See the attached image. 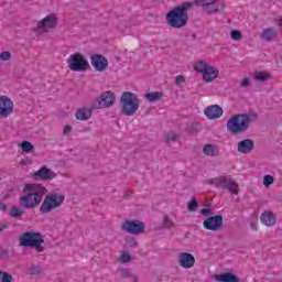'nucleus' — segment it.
Returning <instances> with one entry per match:
<instances>
[{"instance_id":"obj_1","label":"nucleus","mask_w":282,"mask_h":282,"mask_svg":"<svg viewBox=\"0 0 282 282\" xmlns=\"http://www.w3.org/2000/svg\"><path fill=\"white\" fill-rule=\"evenodd\" d=\"M45 193H47V188L41 184L34 183L24 185V195L21 196L19 200L20 208L30 210L32 208H36V206H41V202H43Z\"/></svg>"},{"instance_id":"obj_2","label":"nucleus","mask_w":282,"mask_h":282,"mask_svg":"<svg viewBox=\"0 0 282 282\" xmlns=\"http://www.w3.org/2000/svg\"><path fill=\"white\" fill-rule=\"evenodd\" d=\"M193 8V2H183L166 14V21L171 28L180 30L188 25V10Z\"/></svg>"},{"instance_id":"obj_3","label":"nucleus","mask_w":282,"mask_h":282,"mask_svg":"<svg viewBox=\"0 0 282 282\" xmlns=\"http://www.w3.org/2000/svg\"><path fill=\"white\" fill-rule=\"evenodd\" d=\"M252 118H257V115L240 113L231 117L227 121V131H229L232 135L246 133L250 129Z\"/></svg>"},{"instance_id":"obj_4","label":"nucleus","mask_w":282,"mask_h":282,"mask_svg":"<svg viewBox=\"0 0 282 282\" xmlns=\"http://www.w3.org/2000/svg\"><path fill=\"white\" fill-rule=\"evenodd\" d=\"M120 113L122 116H135L140 109V99L135 93L123 91L120 96Z\"/></svg>"},{"instance_id":"obj_5","label":"nucleus","mask_w":282,"mask_h":282,"mask_svg":"<svg viewBox=\"0 0 282 282\" xmlns=\"http://www.w3.org/2000/svg\"><path fill=\"white\" fill-rule=\"evenodd\" d=\"M20 246L22 248H35L37 252H45V239H43V235L34 231H26L20 236Z\"/></svg>"},{"instance_id":"obj_6","label":"nucleus","mask_w":282,"mask_h":282,"mask_svg":"<svg viewBox=\"0 0 282 282\" xmlns=\"http://www.w3.org/2000/svg\"><path fill=\"white\" fill-rule=\"evenodd\" d=\"M209 184L221 188V191H228L232 195H239V184L232 180V176L221 175L209 180Z\"/></svg>"},{"instance_id":"obj_7","label":"nucleus","mask_w":282,"mask_h":282,"mask_svg":"<svg viewBox=\"0 0 282 282\" xmlns=\"http://www.w3.org/2000/svg\"><path fill=\"white\" fill-rule=\"evenodd\" d=\"M63 202H65L64 195L48 194L44 197L42 205L40 206V213H42V215H47V213L61 208Z\"/></svg>"},{"instance_id":"obj_8","label":"nucleus","mask_w":282,"mask_h":282,"mask_svg":"<svg viewBox=\"0 0 282 282\" xmlns=\"http://www.w3.org/2000/svg\"><path fill=\"white\" fill-rule=\"evenodd\" d=\"M67 65L72 72H87L89 69V62L80 53L70 55L67 59Z\"/></svg>"},{"instance_id":"obj_9","label":"nucleus","mask_w":282,"mask_h":282,"mask_svg":"<svg viewBox=\"0 0 282 282\" xmlns=\"http://www.w3.org/2000/svg\"><path fill=\"white\" fill-rule=\"evenodd\" d=\"M121 228L129 235H142L145 226L144 223L140 220H124Z\"/></svg>"},{"instance_id":"obj_10","label":"nucleus","mask_w":282,"mask_h":282,"mask_svg":"<svg viewBox=\"0 0 282 282\" xmlns=\"http://www.w3.org/2000/svg\"><path fill=\"white\" fill-rule=\"evenodd\" d=\"M116 102V95L113 91H106L100 95L97 99V104H95L91 109H107L111 107Z\"/></svg>"},{"instance_id":"obj_11","label":"nucleus","mask_w":282,"mask_h":282,"mask_svg":"<svg viewBox=\"0 0 282 282\" xmlns=\"http://www.w3.org/2000/svg\"><path fill=\"white\" fill-rule=\"evenodd\" d=\"M203 226L206 230L217 232V230H221V226H224V216L216 215L208 217L207 219L204 220Z\"/></svg>"},{"instance_id":"obj_12","label":"nucleus","mask_w":282,"mask_h":282,"mask_svg":"<svg viewBox=\"0 0 282 282\" xmlns=\"http://www.w3.org/2000/svg\"><path fill=\"white\" fill-rule=\"evenodd\" d=\"M14 111V102L6 96L0 97V117L8 118Z\"/></svg>"},{"instance_id":"obj_13","label":"nucleus","mask_w":282,"mask_h":282,"mask_svg":"<svg viewBox=\"0 0 282 282\" xmlns=\"http://www.w3.org/2000/svg\"><path fill=\"white\" fill-rule=\"evenodd\" d=\"M91 65L96 72H105L109 67V61L105 55L96 54L91 56Z\"/></svg>"},{"instance_id":"obj_14","label":"nucleus","mask_w":282,"mask_h":282,"mask_svg":"<svg viewBox=\"0 0 282 282\" xmlns=\"http://www.w3.org/2000/svg\"><path fill=\"white\" fill-rule=\"evenodd\" d=\"M35 180H42L43 182H50V180H54L56 174L46 166L41 167L39 171L34 173Z\"/></svg>"},{"instance_id":"obj_15","label":"nucleus","mask_w":282,"mask_h":282,"mask_svg":"<svg viewBox=\"0 0 282 282\" xmlns=\"http://www.w3.org/2000/svg\"><path fill=\"white\" fill-rule=\"evenodd\" d=\"M178 262L182 268H185V270H191V268L195 265V256L188 252H183L178 257Z\"/></svg>"},{"instance_id":"obj_16","label":"nucleus","mask_w":282,"mask_h":282,"mask_svg":"<svg viewBox=\"0 0 282 282\" xmlns=\"http://www.w3.org/2000/svg\"><path fill=\"white\" fill-rule=\"evenodd\" d=\"M204 113L208 120H217V118H221V116H224V109H221V107L218 105H213L207 107Z\"/></svg>"},{"instance_id":"obj_17","label":"nucleus","mask_w":282,"mask_h":282,"mask_svg":"<svg viewBox=\"0 0 282 282\" xmlns=\"http://www.w3.org/2000/svg\"><path fill=\"white\" fill-rule=\"evenodd\" d=\"M56 28V17L47 15L42 21L37 22V30H52Z\"/></svg>"},{"instance_id":"obj_18","label":"nucleus","mask_w":282,"mask_h":282,"mask_svg":"<svg viewBox=\"0 0 282 282\" xmlns=\"http://www.w3.org/2000/svg\"><path fill=\"white\" fill-rule=\"evenodd\" d=\"M254 149V140L252 139H245L238 143V153H251Z\"/></svg>"},{"instance_id":"obj_19","label":"nucleus","mask_w":282,"mask_h":282,"mask_svg":"<svg viewBox=\"0 0 282 282\" xmlns=\"http://www.w3.org/2000/svg\"><path fill=\"white\" fill-rule=\"evenodd\" d=\"M217 76H219V70L209 65L203 73V80L205 83H213Z\"/></svg>"},{"instance_id":"obj_20","label":"nucleus","mask_w":282,"mask_h":282,"mask_svg":"<svg viewBox=\"0 0 282 282\" xmlns=\"http://www.w3.org/2000/svg\"><path fill=\"white\" fill-rule=\"evenodd\" d=\"M214 279L215 281H221V282H241V279H239V276L235 275L231 272L215 275Z\"/></svg>"},{"instance_id":"obj_21","label":"nucleus","mask_w":282,"mask_h":282,"mask_svg":"<svg viewBox=\"0 0 282 282\" xmlns=\"http://www.w3.org/2000/svg\"><path fill=\"white\" fill-rule=\"evenodd\" d=\"M260 221H262L264 226H274L276 224V217H274L272 212H264L260 216Z\"/></svg>"},{"instance_id":"obj_22","label":"nucleus","mask_w":282,"mask_h":282,"mask_svg":"<svg viewBox=\"0 0 282 282\" xmlns=\"http://www.w3.org/2000/svg\"><path fill=\"white\" fill-rule=\"evenodd\" d=\"M75 116L77 120H89V118H91V108H80L76 111Z\"/></svg>"},{"instance_id":"obj_23","label":"nucleus","mask_w":282,"mask_h":282,"mask_svg":"<svg viewBox=\"0 0 282 282\" xmlns=\"http://www.w3.org/2000/svg\"><path fill=\"white\" fill-rule=\"evenodd\" d=\"M203 153L208 155V158H217L219 155V151L215 150V145L205 144L203 148Z\"/></svg>"},{"instance_id":"obj_24","label":"nucleus","mask_w":282,"mask_h":282,"mask_svg":"<svg viewBox=\"0 0 282 282\" xmlns=\"http://www.w3.org/2000/svg\"><path fill=\"white\" fill-rule=\"evenodd\" d=\"M261 39L263 41H272V40L276 39V30L265 29L261 34Z\"/></svg>"},{"instance_id":"obj_25","label":"nucleus","mask_w":282,"mask_h":282,"mask_svg":"<svg viewBox=\"0 0 282 282\" xmlns=\"http://www.w3.org/2000/svg\"><path fill=\"white\" fill-rule=\"evenodd\" d=\"M161 227H162L164 230H173V228H175V221H173V219H171V217H169L167 215H165V216L163 217Z\"/></svg>"},{"instance_id":"obj_26","label":"nucleus","mask_w":282,"mask_h":282,"mask_svg":"<svg viewBox=\"0 0 282 282\" xmlns=\"http://www.w3.org/2000/svg\"><path fill=\"white\" fill-rule=\"evenodd\" d=\"M147 100H149V102H158V100L162 99V93L160 91H154V93H148L145 95Z\"/></svg>"},{"instance_id":"obj_27","label":"nucleus","mask_w":282,"mask_h":282,"mask_svg":"<svg viewBox=\"0 0 282 282\" xmlns=\"http://www.w3.org/2000/svg\"><path fill=\"white\" fill-rule=\"evenodd\" d=\"M209 65L207 63H204V61H198L195 65H194V69L195 72H197V74H204L206 72V68Z\"/></svg>"},{"instance_id":"obj_28","label":"nucleus","mask_w":282,"mask_h":282,"mask_svg":"<svg viewBox=\"0 0 282 282\" xmlns=\"http://www.w3.org/2000/svg\"><path fill=\"white\" fill-rule=\"evenodd\" d=\"M199 208V203H197V198L193 197L188 203H187V210L189 213H195Z\"/></svg>"},{"instance_id":"obj_29","label":"nucleus","mask_w":282,"mask_h":282,"mask_svg":"<svg viewBox=\"0 0 282 282\" xmlns=\"http://www.w3.org/2000/svg\"><path fill=\"white\" fill-rule=\"evenodd\" d=\"M254 80H258V83H265V80H269L271 78V75L269 73H257L253 75Z\"/></svg>"},{"instance_id":"obj_30","label":"nucleus","mask_w":282,"mask_h":282,"mask_svg":"<svg viewBox=\"0 0 282 282\" xmlns=\"http://www.w3.org/2000/svg\"><path fill=\"white\" fill-rule=\"evenodd\" d=\"M21 149H22L23 153H32V151H34V145H32V143H30V141H23L21 143Z\"/></svg>"},{"instance_id":"obj_31","label":"nucleus","mask_w":282,"mask_h":282,"mask_svg":"<svg viewBox=\"0 0 282 282\" xmlns=\"http://www.w3.org/2000/svg\"><path fill=\"white\" fill-rule=\"evenodd\" d=\"M177 140H180V134L178 133H175L174 131L167 133V135H166L167 144H171L173 142H177Z\"/></svg>"},{"instance_id":"obj_32","label":"nucleus","mask_w":282,"mask_h":282,"mask_svg":"<svg viewBox=\"0 0 282 282\" xmlns=\"http://www.w3.org/2000/svg\"><path fill=\"white\" fill-rule=\"evenodd\" d=\"M11 217H13V219H20V217H23V210L17 206H13L11 208Z\"/></svg>"},{"instance_id":"obj_33","label":"nucleus","mask_w":282,"mask_h":282,"mask_svg":"<svg viewBox=\"0 0 282 282\" xmlns=\"http://www.w3.org/2000/svg\"><path fill=\"white\" fill-rule=\"evenodd\" d=\"M14 279L6 271H0V282H12Z\"/></svg>"},{"instance_id":"obj_34","label":"nucleus","mask_w":282,"mask_h":282,"mask_svg":"<svg viewBox=\"0 0 282 282\" xmlns=\"http://www.w3.org/2000/svg\"><path fill=\"white\" fill-rule=\"evenodd\" d=\"M274 184V176L267 174L263 177V185L265 188H270V185Z\"/></svg>"},{"instance_id":"obj_35","label":"nucleus","mask_w":282,"mask_h":282,"mask_svg":"<svg viewBox=\"0 0 282 282\" xmlns=\"http://www.w3.org/2000/svg\"><path fill=\"white\" fill-rule=\"evenodd\" d=\"M208 1H212L213 3H215V1H217V0H195L197 6H203L204 8H210L213 6V3L208 2Z\"/></svg>"},{"instance_id":"obj_36","label":"nucleus","mask_w":282,"mask_h":282,"mask_svg":"<svg viewBox=\"0 0 282 282\" xmlns=\"http://www.w3.org/2000/svg\"><path fill=\"white\" fill-rule=\"evenodd\" d=\"M230 36H231L232 41H241V39L243 37V35L240 33V31H237V30H232L230 33Z\"/></svg>"},{"instance_id":"obj_37","label":"nucleus","mask_w":282,"mask_h":282,"mask_svg":"<svg viewBox=\"0 0 282 282\" xmlns=\"http://www.w3.org/2000/svg\"><path fill=\"white\" fill-rule=\"evenodd\" d=\"M209 3H212V6L210 7H206L205 8V12H207V14H215V12H217L218 10H219V7H215L214 6V3L215 2H209Z\"/></svg>"},{"instance_id":"obj_38","label":"nucleus","mask_w":282,"mask_h":282,"mask_svg":"<svg viewBox=\"0 0 282 282\" xmlns=\"http://www.w3.org/2000/svg\"><path fill=\"white\" fill-rule=\"evenodd\" d=\"M10 58H12V53L10 52L0 53V61H10Z\"/></svg>"},{"instance_id":"obj_39","label":"nucleus","mask_w":282,"mask_h":282,"mask_svg":"<svg viewBox=\"0 0 282 282\" xmlns=\"http://www.w3.org/2000/svg\"><path fill=\"white\" fill-rule=\"evenodd\" d=\"M121 263H129L131 261V254L122 253L120 258Z\"/></svg>"},{"instance_id":"obj_40","label":"nucleus","mask_w":282,"mask_h":282,"mask_svg":"<svg viewBox=\"0 0 282 282\" xmlns=\"http://www.w3.org/2000/svg\"><path fill=\"white\" fill-rule=\"evenodd\" d=\"M182 83H186V77L184 75H177L175 77V85L180 86Z\"/></svg>"},{"instance_id":"obj_41","label":"nucleus","mask_w":282,"mask_h":282,"mask_svg":"<svg viewBox=\"0 0 282 282\" xmlns=\"http://www.w3.org/2000/svg\"><path fill=\"white\" fill-rule=\"evenodd\" d=\"M42 270L41 267H31L30 268V274L31 275H36V274H41Z\"/></svg>"},{"instance_id":"obj_42","label":"nucleus","mask_w":282,"mask_h":282,"mask_svg":"<svg viewBox=\"0 0 282 282\" xmlns=\"http://www.w3.org/2000/svg\"><path fill=\"white\" fill-rule=\"evenodd\" d=\"M72 132V126H65L63 129V135H67Z\"/></svg>"},{"instance_id":"obj_43","label":"nucleus","mask_w":282,"mask_h":282,"mask_svg":"<svg viewBox=\"0 0 282 282\" xmlns=\"http://www.w3.org/2000/svg\"><path fill=\"white\" fill-rule=\"evenodd\" d=\"M121 276H122L123 279H127V276H131V271H129V270H127V269L122 270V271H121Z\"/></svg>"},{"instance_id":"obj_44","label":"nucleus","mask_w":282,"mask_h":282,"mask_svg":"<svg viewBox=\"0 0 282 282\" xmlns=\"http://www.w3.org/2000/svg\"><path fill=\"white\" fill-rule=\"evenodd\" d=\"M241 87H249L250 86V79H248V78H243L242 80H241Z\"/></svg>"},{"instance_id":"obj_45","label":"nucleus","mask_w":282,"mask_h":282,"mask_svg":"<svg viewBox=\"0 0 282 282\" xmlns=\"http://www.w3.org/2000/svg\"><path fill=\"white\" fill-rule=\"evenodd\" d=\"M10 228V224H2L0 225V232H3V230H8Z\"/></svg>"},{"instance_id":"obj_46","label":"nucleus","mask_w":282,"mask_h":282,"mask_svg":"<svg viewBox=\"0 0 282 282\" xmlns=\"http://www.w3.org/2000/svg\"><path fill=\"white\" fill-rule=\"evenodd\" d=\"M21 166H28L30 164V159H24L20 162Z\"/></svg>"},{"instance_id":"obj_47","label":"nucleus","mask_w":282,"mask_h":282,"mask_svg":"<svg viewBox=\"0 0 282 282\" xmlns=\"http://www.w3.org/2000/svg\"><path fill=\"white\" fill-rule=\"evenodd\" d=\"M209 214H210V209H208V208H203L200 210V215H209Z\"/></svg>"},{"instance_id":"obj_48","label":"nucleus","mask_w":282,"mask_h":282,"mask_svg":"<svg viewBox=\"0 0 282 282\" xmlns=\"http://www.w3.org/2000/svg\"><path fill=\"white\" fill-rule=\"evenodd\" d=\"M0 210H3V212L8 210V206L3 203H0Z\"/></svg>"},{"instance_id":"obj_49","label":"nucleus","mask_w":282,"mask_h":282,"mask_svg":"<svg viewBox=\"0 0 282 282\" xmlns=\"http://www.w3.org/2000/svg\"><path fill=\"white\" fill-rule=\"evenodd\" d=\"M189 133H197V129L191 128Z\"/></svg>"}]
</instances>
